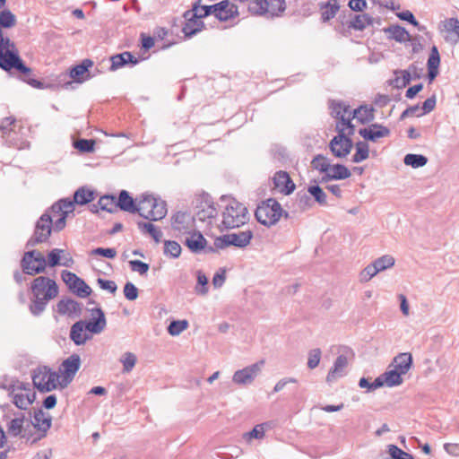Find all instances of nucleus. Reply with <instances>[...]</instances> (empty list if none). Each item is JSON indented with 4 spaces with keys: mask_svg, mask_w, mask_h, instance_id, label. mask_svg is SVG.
I'll use <instances>...</instances> for the list:
<instances>
[{
    "mask_svg": "<svg viewBox=\"0 0 459 459\" xmlns=\"http://www.w3.org/2000/svg\"><path fill=\"white\" fill-rule=\"evenodd\" d=\"M75 204H86V186L78 188L74 194V199H60L46 211L37 221L33 236L28 240L26 246L34 247L46 242L54 229L60 231L65 226L67 215L74 209Z\"/></svg>",
    "mask_w": 459,
    "mask_h": 459,
    "instance_id": "1",
    "label": "nucleus"
},
{
    "mask_svg": "<svg viewBox=\"0 0 459 459\" xmlns=\"http://www.w3.org/2000/svg\"><path fill=\"white\" fill-rule=\"evenodd\" d=\"M0 388L8 391L13 403L20 410H27L35 401L36 394L30 383L4 375L0 377Z\"/></svg>",
    "mask_w": 459,
    "mask_h": 459,
    "instance_id": "2",
    "label": "nucleus"
},
{
    "mask_svg": "<svg viewBox=\"0 0 459 459\" xmlns=\"http://www.w3.org/2000/svg\"><path fill=\"white\" fill-rule=\"evenodd\" d=\"M223 210L221 212V226L224 229L239 228L249 220L247 207L234 198H221Z\"/></svg>",
    "mask_w": 459,
    "mask_h": 459,
    "instance_id": "3",
    "label": "nucleus"
},
{
    "mask_svg": "<svg viewBox=\"0 0 459 459\" xmlns=\"http://www.w3.org/2000/svg\"><path fill=\"white\" fill-rule=\"evenodd\" d=\"M136 212L149 221H159L167 214L166 203L150 195H143L137 200Z\"/></svg>",
    "mask_w": 459,
    "mask_h": 459,
    "instance_id": "4",
    "label": "nucleus"
},
{
    "mask_svg": "<svg viewBox=\"0 0 459 459\" xmlns=\"http://www.w3.org/2000/svg\"><path fill=\"white\" fill-rule=\"evenodd\" d=\"M255 215L261 224L267 227L276 224L282 215H284L285 218L289 217V213H283L280 203L273 198H269L262 202V204L257 206Z\"/></svg>",
    "mask_w": 459,
    "mask_h": 459,
    "instance_id": "5",
    "label": "nucleus"
},
{
    "mask_svg": "<svg viewBox=\"0 0 459 459\" xmlns=\"http://www.w3.org/2000/svg\"><path fill=\"white\" fill-rule=\"evenodd\" d=\"M74 375H31L35 388L41 393L65 388Z\"/></svg>",
    "mask_w": 459,
    "mask_h": 459,
    "instance_id": "6",
    "label": "nucleus"
},
{
    "mask_svg": "<svg viewBox=\"0 0 459 459\" xmlns=\"http://www.w3.org/2000/svg\"><path fill=\"white\" fill-rule=\"evenodd\" d=\"M23 273L36 275L45 271L47 267L46 257L38 250H30L24 253L21 261Z\"/></svg>",
    "mask_w": 459,
    "mask_h": 459,
    "instance_id": "7",
    "label": "nucleus"
},
{
    "mask_svg": "<svg viewBox=\"0 0 459 459\" xmlns=\"http://www.w3.org/2000/svg\"><path fill=\"white\" fill-rule=\"evenodd\" d=\"M347 129L341 126H336L338 134L329 143V148L336 158H345L353 147L352 140L349 137L348 133H345Z\"/></svg>",
    "mask_w": 459,
    "mask_h": 459,
    "instance_id": "8",
    "label": "nucleus"
},
{
    "mask_svg": "<svg viewBox=\"0 0 459 459\" xmlns=\"http://www.w3.org/2000/svg\"><path fill=\"white\" fill-rule=\"evenodd\" d=\"M285 9V0H256L249 6L252 13L267 17L278 16Z\"/></svg>",
    "mask_w": 459,
    "mask_h": 459,
    "instance_id": "9",
    "label": "nucleus"
},
{
    "mask_svg": "<svg viewBox=\"0 0 459 459\" xmlns=\"http://www.w3.org/2000/svg\"><path fill=\"white\" fill-rule=\"evenodd\" d=\"M253 238V231L246 230L237 233L226 234L214 240V246L217 249H223L229 246L245 247Z\"/></svg>",
    "mask_w": 459,
    "mask_h": 459,
    "instance_id": "10",
    "label": "nucleus"
},
{
    "mask_svg": "<svg viewBox=\"0 0 459 459\" xmlns=\"http://www.w3.org/2000/svg\"><path fill=\"white\" fill-rule=\"evenodd\" d=\"M331 351L335 353L337 358L329 373L343 372L355 359V352L351 347L345 345L333 346Z\"/></svg>",
    "mask_w": 459,
    "mask_h": 459,
    "instance_id": "11",
    "label": "nucleus"
},
{
    "mask_svg": "<svg viewBox=\"0 0 459 459\" xmlns=\"http://www.w3.org/2000/svg\"><path fill=\"white\" fill-rule=\"evenodd\" d=\"M33 297H46L54 299L58 295V286L56 281L48 277L39 276L35 278L30 287Z\"/></svg>",
    "mask_w": 459,
    "mask_h": 459,
    "instance_id": "12",
    "label": "nucleus"
},
{
    "mask_svg": "<svg viewBox=\"0 0 459 459\" xmlns=\"http://www.w3.org/2000/svg\"><path fill=\"white\" fill-rule=\"evenodd\" d=\"M217 214V209L211 196L206 195L198 200L195 212V218L198 221L205 222L207 225H212Z\"/></svg>",
    "mask_w": 459,
    "mask_h": 459,
    "instance_id": "13",
    "label": "nucleus"
},
{
    "mask_svg": "<svg viewBox=\"0 0 459 459\" xmlns=\"http://www.w3.org/2000/svg\"><path fill=\"white\" fill-rule=\"evenodd\" d=\"M6 427L10 436H21L31 442L32 435L27 433V429L30 428V419H27L23 413H17L15 417L7 423Z\"/></svg>",
    "mask_w": 459,
    "mask_h": 459,
    "instance_id": "14",
    "label": "nucleus"
},
{
    "mask_svg": "<svg viewBox=\"0 0 459 459\" xmlns=\"http://www.w3.org/2000/svg\"><path fill=\"white\" fill-rule=\"evenodd\" d=\"M195 218L186 212H178L171 219V226L178 235L190 234L195 230Z\"/></svg>",
    "mask_w": 459,
    "mask_h": 459,
    "instance_id": "15",
    "label": "nucleus"
},
{
    "mask_svg": "<svg viewBox=\"0 0 459 459\" xmlns=\"http://www.w3.org/2000/svg\"><path fill=\"white\" fill-rule=\"evenodd\" d=\"M81 359L79 355L73 354L65 359L58 368L57 373H76L80 368ZM30 373H56L48 366H39Z\"/></svg>",
    "mask_w": 459,
    "mask_h": 459,
    "instance_id": "16",
    "label": "nucleus"
},
{
    "mask_svg": "<svg viewBox=\"0 0 459 459\" xmlns=\"http://www.w3.org/2000/svg\"><path fill=\"white\" fill-rule=\"evenodd\" d=\"M107 326L104 311L100 307H88V333L91 334L101 333Z\"/></svg>",
    "mask_w": 459,
    "mask_h": 459,
    "instance_id": "17",
    "label": "nucleus"
},
{
    "mask_svg": "<svg viewBox=\"0 0 459 459\" xmlns=\"http://www.w3.org/2000/svg\"><path fill=\"white\" fill-rule=\"evenodd\" d=\"M51 417L41 409L35 411L33 420H30V427L33 426L39 431L37 437L32 436L31 443H36L46 436L47 431L51 427Z\"/></svg>",
    "mask_w": 459,
    "mask_h": 459,
    "instance_id": "18",
    "label": "nucleus"
},
{
    "mask_svg": "<svg viewBox=\"0 0 459 459\" xmlns=\"http://www.w3.org/2000/svg\"><path fill=\"white\" fill-rule=\"evenodd\" d=\"M330 108L332 115L338 119L336 126L348 128V134L352 135L354 134V126L351 122L350 116L345 117L347 113H350V107L342 102L333 101Z\"/></svg>",
    "mask_w": 459,
    "mask_h": 459,
    "instance_id": "19",
    "label": "nucleus"
},
{
    "mask_svg": "<svg viewBox=\"0 0 459 459\" xmlns=\"http://www.w3.org/2000/svg\"><path fill=\"white\" fill-rule=\"evenodd\" d=\"M274 423L273 421H264L256 424L251 430L244 432L241 435V440L247 445H253L254 441H261L265 437L267 431L273 429Z\"/></svg>",
    "mask_w": 459,
    "mask_h": 459,
    "instance_id": "20",
    "label": "nucleus"
},
{
    "mask_svg": "<svg viewBox=\"0 0 459 459\" xmlns=\"http://www.w3.org/2000/svg\"><path fill=\"white\" fill-rule=\"evenodd\" d=\"M187 235L184 243L192 253L198 254L202 250H204L205 253L215 252V247H206L207 240L202 233L194 230V231Z\"/></svg>",
    "mask_w": 459,
    "mask_h": 459,
    "instance_id": "21",
    "label": "nucleus"
},
{
    "mask_svg": "<svg viewBox=\"0 0 459 459\" xmlns=\"http://www.w3.org/2000/svg\"><path fill=\"white\" fill-rule=\"evenodd\" d=\"M385 377H377L372 383H368V379L361 378L359 380V386L361 388L368 387L369 391L375 390L383 385H386L389 387L399 385L403 383L402 375H384Z\"/></svg>",
    "mask_w": 459,
    "mask_h": 459,
    "instance_id": "22",
    "label": "nucleus"
},
{
    "mask_svg": "<svg viewBox=\"0 0 459 459\" xmlns=\"http://www.w3.org/2000/svg\"><path fill=\"white\" fill-rule=\"evenodd\" d=\"M61 278L73 293L81 298L86 297V282L82 279L66 270L62 272Z\"/></svg>",
    "mask_w": 459,
    "mask_h": 459,
    "instance_id": "23",
    "label": "nucleus"
},
{
    "mask_svg": "<svg viewBox=\"0 0 459 459\" xmlns=\"http://www.w3.org/2000/svg\"><path fill=\"white\" fill-rule=\"evenodd\" d=\"M82 309V304L69 298H62L56 304V312L70 318L78 317Z\"/></svg>",
    "mask_w": 459,
    "mask_h": 459,
    "instance_id": "24",
    "label": "nucleus"
},
{
    "mask_svg": "<svg viewBox=\"0 0 459 459\" xmlns=\"http://www.w3.org/2000/svg\"><path fill=\"white\" fill-rule=\"evenodd\" d=\"M359 134L363 137L366 141L377 142L380 138L387 137L390 135V130L388 127L374 123L367 127L360 128Z\"/></svg>",
    "mask_w": 459,
    "mask_h": 459,
    "instance_id": "25",
    "label": "nucleus"
},
{
    "mask_svg": "<svg viewBox=\"0 0 459 459\" xmlns=\"http://www.w3.org/2000/svg\"><path fill=\"white\" fill-rule=\"evenodd\" d=\"M412 364V357L409 352L395 356L385 373H407Z\"/></svg>",
    "mask_w": 459,
    "mask_h": 459,
    "instance_id": "26",
    "label": "nucleus"
},
{
    "mask_svg": "<svg viewBox=\"0 0 459 459\" xmlns=\"http://www.w3.org/2000/svg\"><path fill=\"white\" fill-rule=\"evenodd\" d=\"M273 180L274 188L285 195H290L295 190V184L286 171H277Z\"/></svg>",
    "mask_w": 459,
    "mask_h": 459,
    "instance_id": "27",
    "label": "nucleus"
},
{
    "mask_svg": "<svg viewBox=\"0 0 459 459\" xmlns=\"http://www.w3.org/2000/svg\"><path fill=\"white\" fill-rule=\"evenodd\" d=\"M238 14V7L229 0H223L216 4V15L219 21L227 22Z\"/></svg>",
    "mask_w": 459,
    "mask_h": 459,
    "instance_id": "28",
    "label": "nucleus"
},
{
    "mask_svg": "<svg viewBox=\"0 0 459 459\" xmlns=\"http://www.w3.org/2000/svg\"><path fill=\"white\" fill-rule=\"evenodd\" d=\"M110 71H117L127 65L134 66L138 64V59L128 51L122 52L120 54L110 56Z\"/></svg>",
    "mask_w": 459,
    "mask_h": 459,
    "instance_id": "29",
    "label": "nucleus"
},
{
    "mask_svg": "<svg viewBox=\"0 0 459 459\" xmlns=\"http://www.w3.org/2000/svg\"><path fill=\"white\" fill-rule=\"evenodd\" d=\"M117 210L135 213L137 209V199L134 200L126 190H121L118 196H116Z\"/></svg>",
    "mask_w": 459,
    "mask_h": 459,
    "instance_id": "30",
    "label": "nucleus"
},
{
    "mask_svg": "<svg viewBox=\"0 0 459 459\" xmlns=\"http://www.w3.org/2000/svg\"><path fill=\"white\" fill-rule=\"evenodd\" d=\"M446 35L445 40L455 46L459 42V21L457 18H448L444 22Z\"/></svg>",
    "mask_w": 459,
    "mask_h": 459,
    "instance_id": "31",
    "label": "nucleus"
},
{
    "mask_svg": "<svg viewBox=\"0 0 459 459\" xmlns=\"http://www.w3.org/2000/svg\"><path fill=\"white\" fill-rule=\"evenodd\" d=\"M86 73V59L81 61V63L75 66H74L68 74V77L71 79L70 81L64 82V87L68 89L72 84L74 83H82L83 82V74ZM67 77V74L64 75Z\"/></svg>",
    "mask_w": 459,
    "mask_h": 459,
    "instance_id": "32",
    "label": "nucleus"
},
{
    "mask_svg": "<svg viewBox=\"0 0 459 459\" xmlns=\"http://www.w3.org/2000/svg\"><path fill=\"white\" fill-rule=\"evenodd\" d=\"M384 31L388 34V38L394 39L397 42L403 43L411 40L409 32L400 25H392L385 28Z\"/></svg>",
    "mask_w": 459,
    "mask_h": 459,
    "instance_id": "33",
    "label": "nucleus"
},
{
    "mask_svg": "<svg viewBox=\"0 0 459 459\" xmlns=\"http://www.w3.org/2000/svg\"><path fill=\"white\" fill-rule=\"evenodd\" d=\"M84 330H86V319L79 320L72 325L70 338L75 344L80 345L86 342V334H82Z\"/></svg>",
    "mask_w": 459,
    "mask_h": 459,
    "instance_id": "34",
    "label": "nucleus"
},
{
    "mask_svg": "<svg viewBox=\"0 0 459 459\" xmlns=\"http://www.w3.org/2000/svg\"><path fill=\"white\" fill-rule=\"evenodd\" d=\"M186 23L183 26L182 31L186 38H191L197 32L201 31L204 27V22L195 17H184Z\"/></svg>",
    "mask_w": 459,
    "mask_h": 459,
    "instance_id": "35",
    "label": "nucleus"
},
{
    "mask_svg": "<svg viewBox=\"0 0 459 459\" xmlns=\"http://www.w3.org/2000/svg\"><path fill=\"white\" fill-rule=\"evenodd\" d=\"M373 22V17L367 13L356 14L349 22L348 27L355 30H363L367 26L372 25Z\"/></svg>",
    "mask_w": 459,
    "mask_h": 459,
    "instance_id": "36",
    "label": "nucleus"
},
{
    "mask_svg": "<svg viewBox=\"0 0 459 459\" xmlns=\"http://www.w3.org/2000/svg\"><path fill=\"white\" fill-rule=\"evenodd\" d=\"M352 117L357 118L362 124L369 123L374 119V108L360 106L354 109Z\"/></svg>",
    "mask_w": 459,
    "mask_h": 459,
    "instance_id": "37",
    "label": "nucleus"
},
{
    "mask_svg": "<svg viewBox=\"0 0 459 459\" xmlns=\"http://www.w3.org/2000/svg\"><path fill=\"white\" fill-rule=\"evenodd\" d=\"M137 226L142 232L148 233L156 243L160 241L162 232L154 224L151 222L139 221Z\"/></svg>",
    "mask_w": 459,
    "mask_h": 459,
    "instance_id": "38",
    "label": "nucleus"
},
{
    "mask_svg": "<svg viewBox=\"0 0 459 459\" xmlns=\"http://www.w3.org/2000/svg\"><path fill=\"white\" fill-rule=\"evenodd\" d=\"M328 172L331 174L329 178H333V180L346 179L351 176L349 169L342 164L330 165Z\"/></svg>",
    "mask_w": 459,
    "mask_h": 459,
    "instance_id": "39",
    "label": "nucleus"
},
{
    "mask_svg": "<svg viewBox=\"0 0 459 459\" xmlns=\"http://www.w3.org/2000/svg\"><path fill=\"white\" fill-rule=\"evenodd\" d=\"M321 9L322 20L323 22H327L335 16L340 9V4L337 0H330L325 4L322 5Z\"/></svg>",
    "mask_w": 459,
    "mask_h": 459,
    "instance_id": "40",
    "label": "nucleus"
},
{
    "mask_svg": "<svg viewBox=\"0 0 459 459\" xmlns=\"http://www.w3.org/2000/svg\"><path fill=\"white\" fill-rule=\"evenodd\" d=\"M403 162L407 166L418 169L428 163V158L422 154L409 153L404 156Z\"/></svg>",
    "mask_w": 459,
    "mask_h": 459,
    "instance_id": "41",
    "label": "nucleus"
},
{
    "mask_svg": "<svg viewBox=\"0 0 459 459\" xmlns=\"http://www.w3.org/2000/svg\"><path fill=\"white\" fill-rule=\"evenodd\" d=\"M369 149L366 142L359 141L356 143V152L352 156L354 163H359L368 158Z\"/></svg>",
    "mask_w": 459,
    "mask_h": 459,
    "instance_id": "42",
    "label": "nucleus"
},
{
    "mask_svg": "<svg viewBox=\"0 0 459 459\" xmlns=\"http://www.w3.org/2000/svg\"><path fill=\"white\" fill-rule=\"evenodd\" d=\"M181 246L174 240H165L164 241V255L170 258H178L181 254Z\"/></svg>",
    "mask_w": 459,
    "mask_h": 459,
    "instance_id": "43",
    "label": "nucleus"
},
{
    "mask_svg": "<svg viewBox=\"0 0 459 459\" xmlns=\"http://www.w3.org/2000/svg\"><path fill=\"white\" fill-rule=\"evenodd\" d=\"M98 204L102 211L114 212L117 211L116 195H105L99 199Z\"/></svg>",
    "mask_w": 459,
    "mask_h": 459,
    "instance_id": "44",
    "label": "nucleus"
},
{
    "mask_svg": "<svg viewBox=\"0 0 459 459\" xmlns=\"http://www.w3.org/2000/svg\"><path fill=\"white\" fill-rule=\"evenodd\" d=\"M16 24L15 15L8 9H4L0 12V28L10 29Z\"/></svg>",
    "mask_w": 459,
    "mask_h": 459,
    "instance_id": "45",
    "label": "nucleus"
},
{
    "mask_svg": "<svg viewBox=\"0 0 459 459\" xmlns=\"http://www.w3.org/2000/svg\"><path fill=\"white\" fill-rule=\"evenodd\" d=\"M51 299L46 297H34V299L30 305V311L34 316H39L46 308L48 302Z\"/></svg>",
    "mask_w": 459,
    "mask_h": 459,
    "instance_id": "46",
    "label": "nucleus"
},
{
    "mask_svg": "<svg viewBox=\"0 0 459 459\" xmlns=\"http://www.w3.org/2000/svg\"><path fill=\"white\" fill-rule=\"evenodd\" d=\"M395 78L394 80V87L402 89L410 83L411 80V71L400 70L394 72Z\"/></svg>",
    "mask_w": 459,
    "mask_h": 459,
    "instance_id": "47",
    "label": "nucleus"
},
{
    "mask_svg": "<svg viewBox=\"0 0 459 459\" xmlns=\"http://www.w3.org/2000/svg\"><path fill=\"white\" fill-rule=\"evenodd\" d=\"M103 144V142L101 140H99L97 138H91L88 139V167L89 166H95V164L89 161L90 156L89 154L95 152L100 151L102 157H108V152L105 149H101V145Z\"/></svg>",
    "mask_w": 459,
    "mask_h": 459,
    "instance_id": "48",
    "label": "nucleus"
},
{
    "mask_svg": "<svg viewBox=\"0 0 459 459\" xmlns=\"http://www.w3.org/2000/svg\"><path fill=\"white\" fill-rule=\"evenodd\" d=\"M307 192L319 205L325 206L327 204L326 194L318 185L308 186Z\"/></svg>",
    "mask_w": 459,
    "mask_h": 459,
    "instance_id": "49",
    "label": "nucleus"
},
{
    "mask_svg": "<svg viewBox=\"0 0 459 459\" xmlns=\"http://www.w3.org/2000/svg\"><path fill=\"white\" fill-rule=\"evenodd\" d=\"M372 263L377 269L378 273H380L388 268L393 267L394 265L395 260L392 255H382L381 257H378Z\"/></svg>",
    "mask_w": 459,
    "mask_h": 459,
    "instance_id": "50",
    "label": "nucleus"
},
{
    "mask_svg": "<svg viewBox=\"0 0 459 459\" xmlns=\"http://www.w3.org/2000/svg\"><path fill=\"white\" fill-rule=\"evenodd\" d=\"M311 165L315 169L322 173L328 171L331 164L326 157L317 154L313 158Z\"/></svg>",
    "mask_w": 459,
    "mask_h": 459,
    "instance_id": "51",
    "label": "nucleus"
},
{
    "mask_svg": "<svg viewBox=\"0 0 459 459\" xmlns=\"http://www.w3.org/2000/svg\"><path fill=\"white\" fill-rule=\"evenodd\" d=\"M187 327V320H173L168 326V332L172 336H178Z\"/></svg>",
    "mask_w": 459,
    "mask_h": 459,
    "instance_id": "52",
    "label": "nucleus"
},
{
    "mask_svg": "<svg viewBox=\"0 0 459 459\" xmlns=\"http://www.w3.org/2000/svg\"><path fill=\"white\" fill-rule=\"evenodd\" d=\"M64 253V249L53 248L46 258L47 265L49 267H56L60 264L61 257Z\"/></svg>",
    "mask_w": 459,
    "mask_h": 459,
    "instance_id": "53",
    "label": "nucleus"
},
{
    "mask_svg": "<svg viewBox=\"0 0 459 459\" xmlns=\"http://www.w3.org/2000/svg\"><path fill=\"white\" fill-rule=\"evenodd\" d=\"M197 284L195 288V292L198 295H206L208 292V278L202 271H197Z\"/></svg>",
    "mask_w": 459,
    "mask_h": 459,
    "instance_id": "54",
    "label": "nucleus"
},
{
    "mask_svg": "<svg viewBox=\"0 0 459 459\" xmlns=\"http://www.w3.org/2000/svg\"><path fill=\"white\" fill-rule=\"evenodd\" d=\"M15 122L14 118L12 117H6L4 118L0 125V130L3 132V136L6 137V141H9L11 144L17 145L14 143H12L11 136L13 133V129L11 128V126L13 125Z\"/></svg>",
    "mask_w": 459,
    "mask_h": 459,
    "instance_id": "55",
    "label": "nucleus"
},
{
    "mask_svg": "<svg viewBox=\"0 0 459 459\" xmlns=\"http://www.w3.org/2000/svg\"><path fill=\"white\" fill-rule=\"evenodd\" d=\"M321 355V350L318 348L309 351L307 362L309 369H315L319 365Z\"/></svg>",
    "mask_w": 459,
    "mask_h": 459,
    "instance_id": "56",
    "label": "nucleus"
},
{
    "mask_svg": "<svg viewBox=\"0 0 459 459\" xmlns=\"http://www.w3.org/2000/svg\"><path fill=\"white\" fill-rule=\"evenodd\" d=\"M397 17L417 27L420 31H424L426 30V27L419 23V22L415 19L413 13L411 11L398 13Z\"/></svg>",
    "mask_w": 459,
    "mask_h": 459,
    "instance_id": "57",
    "label": "nucleus"
},
{
    "mask_svg": "<svg viewBox=\"0 0 459 459\" xmlns=\"http://www.w3.org/2000/svg\"><path fill=\"white\" fill-rule=\"evenodd\" d=\"M440 65V55L436 46H432L430 53L428 58L427 66L428 68L438 69Z\"/></svg>",
    "mask_w": 459,
    "mask_h": 459,
    "instance_id": "58",
    "label": "nucleus"
},
{
    "mask_svg": "<svg viewBox=\"0 0 459 459\" xmlns=\"http://www.w3.org/2000/svg\"><path fill=\"white\" fill-rule=\"evenodd\" d=\"M200 2L201 0H198L193 4L191 10L186 11L184 13V17H195L200 21L202 18H204V15H203L204 5H202Z\"/></svg>",
    "mask_w": 459,
    "mask_h": 459,
    "instance_id": "59",
    "label": "nucleus"
},
{
    "mask_svg": "<svg viewBox=\"0 0 459 459\" xmlns=\"http://www.w3.org/2000/svg\"><path fill=\"white\" fill-rule=\"evenodd\" d=\"M124 370L129 372L136 363V356L132 352H126L120 359Z\"/></svg>",
    "mask_w": 459,
    "mask_h": 459,
    "instance_id": "60",
    "label": "nucleus"
},
{
    "mask_svg": "<svg viewBox=\"0 0 459 459\" xmlns=\"http://www.w3.org/2000/svg\"><path fill=\"white\" fill-rule=\"evenodd\" d=\"M389 454L392 459H413V456L394 445L389 446Z\"/></svg>",
    "mask_w": 459,
    "mask_h": 459,
    "instance_id": "61",
    "label": "nucleus"
},
{
    "mask_svg": "<svg viewBox=\"0 0 459 459\" xmlns=\"http://www.w3.org/2000/svg\"><path fill=\"white\" fill-rule=\"evenodd\" d=\"M378 273L377 269L374 265L373 263L369 264L368 266H366L362 272L360 273V278L362 281H368L371 280L375 275Z\"/></svg>",
    "mask_w": 459,
    "mask_h": 459,
    "instance_id": "62",
    "label": "nucleus"
},
{
    "mask_svg": "<svg viewBox=\"0 0 459 459\" xmlns=\"http://www.w3.org/2000/svg\"><path fill=\"white\" fill-rule=\"evenodd\" d=\"M124 295L128 300H135L138 298V289L134 283L128 281L124 286Z\"/></svg>",
    "mask_w": 459,
    "mask_h": 459,
    "instance_id": "63",
    "label": "nucleus"
},
{
    "mask_svg": "<svg viewBox=\"0 0 459 459\" xmlns=\"http://www.w3.org/2000/svg\"><path fill=\"white\" fill-rule=\"evenodd\" d=\"M129 264H130L132 271L137 272L141 275L147 273V272L149 271V268H150L148 264L142 262L140 260H131L129 262Z\"/></svg>",
    "mask_w": 459,
    "mask_h": 459,
    "instance_id": "64",
    "label": "nucleus"
}]
</instances>
